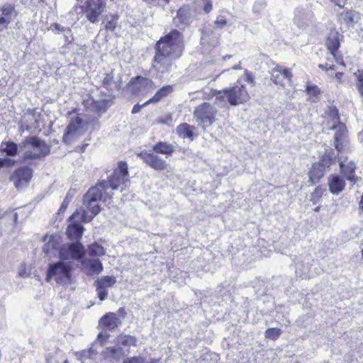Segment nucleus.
Returning a JSON list of instances; mask_svg holds the SVG:
<instances>
[{
    "label": "nucleus",
    "mask_w": 363,
    "mask_h": 363,
    "mask_svg": "<svg viewBox=\"0 0 363 363\" xmlns=\"http://www.w3.org/2000/svg\"><path fill=\"white\" fill-rule=\"evenodd\" d=\"M326 48L330 54H334L340 48L339 33L337 31H331L325 43Z\"/></svg>",
    "instance_id": "nucleus-27"
},
{
    "label": "nucleus",
    "mask_w": 363,
    "mask_h": 363,
    "mask_svg": "<svg viewBox=\"0 0 363 363\" xmlns=\"http://www.w3.org/2000/svg\"><path fill=\"white\" fill-rule=\"evenodd\" d=\"M32 174L33 171L28 167H22L17 169L11 177V180L13 181L16 189L21 190L26 187L32 177Z\"/></svg>",
    "instance_id": "nucleus-12"
},
{
    "label": "nucleus",
    "mask_w": 363,
    "mask_h": 363,
    "mask_svg": "<svg viewBox=\"0 0 363 363\" xmlns=\"http://www.w3.org/2000/svg\"><path fill=\"white\" fill-rule=\"evenodd\" d=\"M331 1L340 8H342L346 4L347 0H331Z\"/></svg>",
    "instance_id": "nucleus-58"
},
{
    "label": "nucleus",
    "mask_w": 363,
    "mask_h": 363,
    "mask_svg": "<svg viewBox=\"0 0 363 363\" xmlns=\"http://www.w3.org/2000/svg\"><path fill=\"white\" fill-rule=\"evenodd\" d=\"M281 334V329L277 328H268L264 333L265 337L272 340H277L280 337Z\"/></svg>",
    "instance_id": "nucleus-40"
},
{
    "label": "nucleus",
    "mask_w": 363,
    "mask_h": 363,
    "mask_svg": "<svg viewBox=\"0 0 363 363\" xmlns=\"http://www.w3.org/2000/svg\"><path fill=\"white\" fill-rule=\"evenodd\" d=\"M331 55L333 56V57L335 58L337 63H338L342 66H345L342 56L341 55H339L337 53V51L335 52L334 54H331Z\"/></svg>",
    "instance_id": "nucleus-52"
},
{
    "label": "nucleus",
    "mask_w": 363,
    "mask_h": 363,
    "mask_svg": "<svg viewBox=\"0 0 363 363\" xmlns=\"http://www.w3.org/2000/svg\"><path fill=\"white\" fill-rule=\"evenodd\" d=\"M206 3L203 6L204 11L208 13L212 10V3L211 0H203Z\"/></svg>",
    "instance_id": "nucleus-54"
},
{
    "label": "nucleus",
    "mask_w": 363,
    "mask_h": 363,
    "mask_svg": "<svg viewBox=\"0 0 363 363\" xmlns=\"http://www.w3.org/2000/svg\"><path fill=\"white\" fill-rule=\"evenodd\" d=\"M328 186L330 191L334 195H338L345 186V182L340 175L332 174L328 178Z\"/></svg>",
    "instance_id": "nucleus-20"
},
{
    "label": "nucleus",
    "mask_w": 363,
    "mask_h": 363,
    "mask_svg": "<svg viewBox=\"0 0 363 363\" xmlns=\"http://www.w3.org/2000/svg\"><path fill=\"white\" fill-rule=\"evenodd\" d=\"M184 48L182 33L176 29L161 38L155 45L152 67L162 74L171 70L173 61L179 58Z\"/></svg>",
    "instance_id": "nucleus-1"
},
{
    "label": "nucleus",
    "mask_w": 363,
    "mask_h": 363,
    "mask_svg": "<svg viewBox=\"0 0 363 363\" xmlns=\"http://www.w3.org/2000/svg\"><path fill=\"white\" fill-rule=\"evenodd\" d=\"M83 208L80 215L82 221L84 223L90 222L101 211L99 201H94V200L86 201L84 196L83 199Z\"/></svg>",
    "instance_id": "nucleus-14"
},
{
    "label": "nucleus",
    "mask_w": 363,
    "mask_h": 363,
    "mask_svg": "<svg viewBox=\"0 0 363 363\" xmlns=\"http://www.w3.org/2000/svg\"><path fill=\"white\" fill-rule=\"evenodd\" d=\"M214 24L216 27L223 28L227 24V21L224 17L219 16L215 21Z\"/></svg>",
    "instance_id": "nucleus-49"
},
{
    "label": "nucleus",
    "mask_w": 363,
    "mask_h": 363,
    "mask_svg": "<svg viewBox=\"0 0 363 363\" xmlns=\"http://www.w3.org/2000/svg\"><path fill=\"white\" fill-rule=\"evenodd\" d=\"M53 247V244H52L50 242H49L48 244H45L43 247V251L48 254L49 252L50 247Z\"/></svg>",
    "instance_id": "nucleus-59"
},
{
    "label": "nucleus",
    "mask_w": 363,
    "mask_h": 363,
    "mask_svg": "<svg viewBox=\"0 0 363 363\" xmlns=\"http://www.w3.org/2000/svg\"><path fill=\"white\" fill-rule=\"evenodd\" d=\"M23 150V157L25 160H36L45 157L50 152V147L43 140L34 136L27 137L19 145Z\"/></svg>",
    "instance_id": "nucleus-3"
},
{
    "label": "nucleus",
    "mask_w": 363,
    "mask_h": 363,
    "mask_svg": "<svg viewBox=\"0 0 363 363\" xmlns=\"http://www.w3.org/2000/svg\"><path fill=\"white\" fill-rule=\"evenodd\" d=\"M217 109L210 103L204 102L199 105L194 111V116L199 123L205 128L211 125L216 121Z\"/></svg>",
    "instance_id": "nucleus-6"
},
{
    "label": "nucleus",
    "mask_w": 363,
    "mask_h": 363,
    "mask_svg": "<svg viewBox=\"0 0 363 363\" xmlns=\"http://www.w3.org/2000/svg\"><path fill=\"white\" fill-rule=\"evenodd\" d=\"M145 358L140 356L132 357L124 359L123 363H145Z\"/></svg>",
    "instance_id": "nucleus-47"
},
{
    "label": "nucleus",
    "mask_w": 363,
    "mask_h": 363,
    "mask_svg": "<svg viewBox=\"0 0 363 363\" xmlns=\"http://www.w3.org/2000/svg\"><path fill=\"white\" fill-rule=\"evenodd\" d=\"M173 91L172 85H166L160 89L155 95L144 103V105H147L150 103H158L163 98L169 96Z\"/></svg>",
    "instance_id": "nucleus-26"
},
{
    "label": "nucleus",
    "mask_w": 363,
    "mask_h": 363,
    "mask_svg": "<svg viewBox=\"0 0 363 363\" xmlns=\"http://www.w3.org/2000/svg\"><path fill=\"white\" fill-rule=\"evenodd\" d=\"M130 183L128 164L125 162H120L111 175L108 177V181L103 180L99 182V185L104 189L110 188L112 190L123 191L130 185Z\"/></svg>",
    "instance_id": "nucleus-4"
},
{
    "label": "nucleus",
    "mask_w": 363,
    "mask_h": 363,
    "mask_svg": "<svg viewBox=\"0 0 363 363\" xmlns=\"http://www.w3.org/2000/svg\"><path fill=\"white\" fill-rule=\"evenodd\" d=\"M291 77L292 74L289 69L282 68L279 65L274 67L271 71V79L277 85L284 86V81L287 80L290 82Z\"/></svg>",
    "instance_id": "nucleus-18"
},
{
    "label": "nucleus",
    "mask_w": 363,
    "mask_h": 363,
    "mask_svg": "<svg viewBox=\"0 0 363 363\" xmlns=\"http://www.w3.org/2000/svg\"><path fill=\"white\" fill-rule=\"evenodd\" d=\"M10 161L9 159H1L0 158V168L3 167L4 165H6V163H8Z\"/></svg>",
    "instance_id": "nucleus-61"
},
{
    "label": "nucleus",
    "mask_w": 363,
    "mask_h": 363,
    "mask_svg": "<svg viewBox=\"0 0 363 363\" xmlns=\"http://www.w3.org/2000/svg\"><path fill=\"white\" fill-rule=\"evenodd\" d=\"M63 35H64V37H65V41L66 42H71L72 40V30L71 29L69 28V33L66 32V31H63Z\"/></svg>",
    "instance_id": "nucleus-57"
},
{
    "label": "nucleus",
    "mask_w": 363,
    "mask_h": 363,
    "mask_svg": "<svg viewBox=\"0 0 363 363\" xmlns=\"http://www.w3.org/2000/svg\"><path fill=\"white\" fill-rule=\"evenodd\" d=\"M147 105H144V104H143L142 105H140V104H136L135 105L133 108H132V111H131V113L133 114H135V113H139L140 111H141V108L143 107H145Z\"/></svg>",
    "instance_id": "nucleus-56"
},
{
    "label": "nucleus",
    "mask_w": 363,
    "mask_h": 363,
    "mask_svg": "<svg viewBox=\"0 0 363 363\" xmlns=\"http://www.w3.org/2000/svg\"><path fill=\"white\" fill-rule=\"evenodd\" d=\"M71 271L72 266L70 264L62 260L50 263L47 271L46 281H50L53 279L57 284L68 285L71 282Z\"/></svg>",
    "instance_id": "nucleus-5"
},
{
    "label": "nucleus",
    "mask_w": 363,
    "mask_h": 363,
    "mask_svg": "<svg viewBox=\"0 0 363 363\" xmlns=\"http://www.w3.org/2000/svg\"><path fill=\"white\" fill-rule=\"evenodd\" d=\"M68 205H69V203L67 202V201L63 200V201L60 206V208L58 210V214L63 213L67 210Z\"/></svg>",
    "instance_id": "nucleus-55"
},
{
    "label": "nucleus",
    "mask_w": 363,
    "mask_h": 363,
    "mask_svg": "<svg viewBox=\"0 0 363 363\" xmlns=\"http://www.w3.org/2000/svg\"><path fill=\"white\" fill-rule=\"evenodd\" d=\"M113 78L114 74L113 72L106 73L102 80V86L107 89H111V86L113 83Z\"/></svg>",
    "instance_id": "nucleus-43"
},
{
    "label": "nucleus",
    "mask_w": 363,
    "mask_h": 363,
    "mask_svg": "<svg viewBox=\"0 0 363 363\" xmlns=\"http://www.w3.org/2000/svg\"><path fill=\"white\" fill-rule=\"evenodd\" d=\"M340 18L347 27H354V25L360 20V14L354 11H348L341 13Z\"/></svg>",
    "instance_id": "nucleus-29"
},
{
    "label": "nucleus",
    "mask_w": 363,
    "mask_h": 363,
    "mask_svg": "<svg viewBox=\"0 0 363 363\" xmlns=\"http://www.w3.org/2000/svg\"><path fill=\"white\" fill-rule=\"evenodd\" d=\"M116 283V279L113 276H104L94 281V286L100 301H104L107 298V288L113 286Z\"/></svg>",
    "instance_id": "nucleus-15"
},
{
    "label": "nucleus",
    "mask_w": 363,
    "mask_h": 363,
    "mask_svg": "<svg viewBox=\"0 0 363 363\" xmlns=\"http://www.w3.org/2000/svg\"><path fill=\"white\" fill-rule=\"evenodd\" d=\"M84 247L79 242L76 243L65 244L59 251L60 260L75 259L79 260L84 255Z\"/></svg>",
    "instance_id": "nucleus-8"
},
{
    "label": "nucleus",
    "mask_w": 363,
    "mask_h": 363,
    "mask_svg": "<svg viewBox=\"0 0 363 363\" xmlns=\"http://www.w3.org/2000/svg\"><path fill=\"white\" fill-rule=\"evenodd\" d=\"M331 130H335L334 146L337 152H340L348 145V132L346 125L343 123L333 125Z\"/></svg>",
    "instance_id": "nucleus-10"
},
{
    "label": "nucleus",
    "mask_w": 363,
    "mask_h": 363,
    "mask_svg": "<svg viewBox=\"0 0 363 363\" xmlns=\"http://www.w3.org/2000/svg\"><path fill=\"white\" fill-rule=\"evenodd\" d=\"M1 147L9 156L13 157L17 154L18 146L14 142L2 143Z\"/></svg>",
    "instance_id": "nucleus-37"
},
{
    "label": "nucleus",
    "mask_w": 363,
    "mask_h": 363,
    "mask_svg": "<svg viewBox=\"0 0 363 363\" xmlns=\"http://www.w3.org/2000/svg\"><path fill=\"white\" fill-rule=\"evenodd\" d=\"M326 169L318 162L313 164L309 172V182L312 184L318 182L325 173Z\"/></svg>",
    "instance_id": "nucleus-23"
},
{
    "label": "nucleus",
    "mask_w": 363,
    "mask_h": 363,
    "mask_svg": "<svg viewBox=\"0 0 363 363\" xmlns=\"http://www.w3.org/2000/svg\"><path fill=\"white\" fill-rule=\"evenodd\" d=\"M243 79L250 84L252 86L255 84V77L252 72H248L247 69L245 70V73L243 75Z\"/></svg>",
    "instance_id": "nucleus-46"
},
{
    "label": "nucleus",
    "mask_w": 363,
    "mask_h": 363,
    "mask_svg": "<svg viewBox=\"0 0 363 363\" xmlns=\"http://www.w3.org/2000/svg\"><path fill=\"white\" fill-rule=\"evenodd\" d=\"M0 13L6 17L10 22L16 16L17 13L14 7L10 4H6L0 9Z\"/></svg>",
    "instance_id": "nucleus-38"
},
{
    "label": "nucleus",
    "mask_w": 363,
    "mask_h": 363,
    "mask_svg": "<svg viewBox=\"0 0 363 363\" xmlns=\"http://www.w3.org/2000/svg\"><path fill=\"white\" fill-rule=\"evenodd\" d=\"M338 154L339 152H337V150L335 151L333 149L325 150L324 154L318 162L321 164L326 169H328L333 164L335 163Z\"/></svg>",
    "instance_id": "nucleus-24"
},
{
    "label": "nucleus",
    "mask_w": 363,
    "mask_h": 363,
    "mask_svg": "<svg viewBox=\"0 0 363 363\" xmlns=\"http://www.w3.org/2000/svg\"><path fill=\"white\" fill-rule=\"evenodd\" d=\"M88 254L93 257H100L105 254V250L101 245L94 242L89 246Z\"/></svg>",
    "instance_id": "nucleus-39"
},
{
    "label": "nucleus",
    "mask_w": 363,
    "mask_h": 363,
    "mask_svg": "<svg viewBox=\"0 0 363 363\" xmlns=\"http://www.w3.org/2000/svg\"><path fill=\"white\" fill-rule=\"evenodd\" d=\"M84 121L79 116L71 119L63 135L65 143L69 144L83 134L86 129Z\"/></svg>",
    "instance_id": "nucleus-7"
},
{
    "label": "nucleus",
    "mask_w": 363,
    "mask_h": 363,
    "mask_svg": "<svg viewBox=\"0 0 363 363\" xmlns=\"http://www.w3.org/2000/svg\"><path fill=\"white\" fill-rule=\"evenodd\" d=\"M105 6V0H88L84 11L86 18L92 23L98 22Z\"/></svg>",
    "instance_id": "nucleus-9"
},
{
    "label": "nucleus",
    "mask_w": 363,
    "mask_h": 363,
    "mask_svg": "<svg viewBox=\"0 0 363 363\" xmlns=\"http://www.w3.org/2000/svg\"><path fill=\"white\" fill-rule=\"evenodd\" d=\"M10 23V21L4 17L1 13H0V31L3 30L6 28L7 25Z\"/></svg>",
    "instance_id": "nucleus-50"
},
{
    "label": "nucleus",
    "mask_w": 363,
    "mask_h": 363,
    "mask_svg": "<svg viewBox=\"0 0 363 363\" xmlns=\"http://www.w3.org/2000/svg\"><path fill=\"white\" fill-rule=\"evenodd\" d=\"M86 266L89 270V274H99L103 269V265L99 259H91L87 262Z\"/></svg>",
    "instance_id": "nucleus-35"
},
{
    "label": "nucleus",
    "mask_w": 363,
    "mask_h": 363,
    "mask_svg": "<svg viewBox=\"0 0 363 363\" xmlns=\"http://www.w3.org/2000/svg\"><path fill=\"white\" fill-rule=\"evenodd\" d=\"M194 126L191 125L186 123H183L177 126V133L178 135L182 138H188L191 140H193L194 138L197 136V135L194 134Z\"/></svg>",
    "instance_id": "nucleus-25"
},
{
    "label": "nucleus",
    "mask_w": 363,
    "mask_h": 363,
    "mask_svg": "<svg viewBox=\"0 0 363 363\" xmlns=\"http://www.w3.org/2000/svg\"><path fill=\"white\" fill-rule=\"evenodd\" d=\"M309 13L303 9H297L294 18V23L300 28H304L308 21Z\"/></svg>",
    "instance_id": "nucleus-28"
},
{
    "label": "nucleus",
    "mask_w": 363,
    "mask_h": 363,
    "mask_svg": "<svg viewBox=\"0 0 363 363\" xmlns=\"http://www.w3.org/2000/svg\"><path fill=\"white\" fill-rule=\"evenodd\" d=\"M109 337V335H104V334L102 333H99L98 336H97V339L98 340H107Z\"/></svg>",
    "instance_id": "nucleus-60"
},
{
    "label": "nucleus",
    "mask_w": 363,
    "mask_h": 363,
    "mask_svg": "<svg viewBox=\"0 0 363 363\" xmlns=\"http://www.w3.org/2000/svg\"><path fill=\"white\" fill-rule=\"evenodd\" d=\"M154 83L151 79L141 76L132 78L129 83L130 86H133V87L138 91H140V88L142 87H150Z\"/></svg>",
    "instance_id": "nucleus-30"
},
{
    "label": "nucleus",
    "mask_w": 363,
    "mask_h": 363,
    "mask_svg": "<svg viewBox=\"0 0 363 363\" xmlns=\"http://www.w3.org/2000/svg\"><path fill=\"white\" fill-rule=\"evenodd\" d=\"M102 189L105 190L103 187L100 186L99 182L96 186L90 188L87 193L84 196L85 197V201H100L102 198Z\"/></svg>",
    "instance_id": "nucleus-31"
},
{
    "label": "nucleus",
    "mask_w": 363,
    "mask_h": 363,
    "mask_svg": "<svg viewBox=\"0 0 363 363\" xmlns=\"http://www.w3.org/2000/svg\"><path fill=\"white\" fill-rule=\"evenodd\" d=\"M72 196H73L72 194H71V193L69 191L67 194L66 197L64 199V201H67V202L69 203L72 199Z\"/></svg>",
    "instance_id": "nucleus-63"
},
{
    "label": "nucleus",
    "mask_w": 363,
    "mask_h": 363,
    "mask_svg": "<svg viewBox=\"0 0 363 363\" xmlns=\"http://www.w3.org/2000/svg\"><path fill=\"white\" fill-rule=\"evenodd\" d=\"M125 355V353L124 350L118 345L113 347H107L102 352L103 357L111 362L118 361Z\"/></svg>",
    "instance_id": "nucleus-22"
},
{
    "label": "nucleus",
    "mask_w": 363,
    "mask_h": 363,
    "mask_svg": "<svg viewBox=\"0 0 363 363\" xmlns=\"http://www.w3.org/2000/svg\"><path fill=\"white\" fill-rule=\"evenodd\" d=\"M326 114L333 120V125H337L340 121V116L338 110L335 106H329L328 110L326 111Z\"/></svg>",
    "instance_id": "nucleus-42"
},
{
    "label": "nucleus",
    "mask_w": 363,
    "mask_h": 363,
    "mask_svg": "<svg viewBox=\"0 0 363 363\" xmlns=\"http://www.w3.org/2000/svg\"><path fill=\"white\" fill-rule=\"evenodd\" d=\"M339 165L342 174L347 180L354 184L357 182L361 180V178L355 175L356 164L353 161L346 163L342 158L339 159Z\"/></svg>",
    "instance_id": "nucleus-17"
},
{
    "label": "nucleus",
    "mask_w": 363,
    "mask_h": 363,
    "mask_svg": "<svg viewBox=\"0 0 363 363\" xmlns=\"http://www.w3.org/2000/svg\"><path fill=\"white\" fill-rule=\"evenodd\" d=\"M354 76L357 77L355 84L356 89H357L360 96L363 98V73L360 70L354 72Z\"/></svg>",
    "instance_id": "nucleus-41"
},
{
    "label": "nucleus",
    "mask_w": 363,
    "mask_h": 363,
    "mask_svg": "<svg viewBox=\"0 0 363 363\" xmlns=\"http://www.w3.org/2000/svg\"><path fill=\"white\" fill-rule=\"evenodd\" d=\"M98 355L97 349L94 346H91L88 350H82L77 354V356L82 363H85L87 359H96Z\"/></svg>",
    "instance_id": "nucleus-33"
},
{
    "label": "nucleus",
    "mask_w": 363,
    "mask_h": 363,
    "mask_svg": "<svg viewBox=\"0 0 363 363\" xmlns=\"http://www.w3.org/2000/svg\"><path fill=\"white\" fill-rule=\"evenodd\" d=\"M78 218L82 220L79 211L74 212L69 218L70 223L67 226L66 233L70 240H79L84 230L83 225L77 220Z\"/></svg>",
    "instance_id": "nucleus-11"
},
{
    "label": "nucleus",
    "mask_w": 363,
    "mask_h": 363,
    "mask_svg": "<svg viewBox=\"0 0 363 363\" xmlns=\"http://www.w3.org/2000/svg\"><path fill=\"white\" fill-rule=\"evenodd\" d=\"M117 20H118L117 17L112 16L111 19L107 21V22L105 25L106 29L111 30V31L114 30V29L116 27Z\"/></svg>",
    "instance_id": "nucleus-45"
},
{
    "label": "nucleus",
    "mask_w": 363,
    "mask_h": 363,
    "mask_svg": "<svg viewBox=\"0 0 363 363\" xmlns=\"http://www.w3.org/2000/svg\"><path fill=\"white\" fill-rule=\"evenodd\" d=\"M318 67L320 68L322 70H324L326 72L333 71L335 69V65H333L328 66V64H325V65L319 64Z\"/></svg>",
    "instance_id": "nucleus-53"
},
{
    "label": "nucleus",
    "mask_w": 363,
    "mask_h": 363,
    "mask_svg": "<svg viewBox=\"0 0 363 363\" xmlns=\"http://www.w3.org/2000/svg\"><path fill=\"white\" fill-rule=\"evenodd\" d=\"M72 196H73L72 194H71V193L69 191L67 194L66 197L64 199V201H67V202L69 203L72 199Z\"/></svg>",
    "instance_id": "nucleus-62"
},
{
    "label": "nucleus",
    "mask_w": 363,
    "mask_h": 363,
    "mask_svg": "<svg viewBox=\"0 0 363 363\" xmlns=\"http://www.w3.org/2000/svg\"><path fill=\"white\" fill-rule=\"evenodd\" d=\"M152 150L156 154L169 155L174 151V147L172 144L159 142L152 147Z\"/></svg>",
    "instance_id": "nucleus-32"
},
{
    "label": "nucleus",
    "mask_w": 363,
    "mask_h": 363,
    "mask_svg": "<svg viewBox=\"0 0 363 363\" xmlns=\"http://www.w3.org/2000/svg\"><path fill=\"white\" fill-rule=\"evenodd\" d=\"M138 156L140 157L147 165L155 170L161 171L167 169V164L166 161L157 154L143 151L138 154Z\"/></svg>",
    "instance_id": "nucleus-13"
},
{
    "label": "nucleus",
    "mask_w": 363,
    "mask_h": 363,
    "mask_svg": "<svg viewBox=\"0 0 363 363\" xmlns=\"http://www.w3.org/2000/svg\"><path fill=\"white\" fill-rule=\"evenodd\" d=\"M50 29L53 31L63 33V31H66L69 33V28L62 26L60 24L54 23L51 25Z\"/></svg>",
    "instance_id": "nucleus-48"
},
{
    "label": "nucleus",
    "mask_w": 363,
    "mask_h": 363,
    "mask_svg": "<svg viewBox=\"0 0 363 363\" xmlns=\"http://www.w3.org/2000/svg\"><path fill=\"white\" fill-rule=\"evenodd\" d=\"M116 344L125 347L136 346L137 338L133 335L121 334L116 339Z\"/></svg>",
    "instance_id": "nucleus-34"
},
{
    "label": "nucleus",
    "mask_w": 363,
    "mask_h": 363,
    "mask_svg": "<svg viewBox=\"0 0 363 363\" xmlns=\"http://www.w3.org/2000/svg\"><path fill=\"white\" fill-rule=\"evenodd\" d=\"M359 205V208L363 212V193H362V195L361 196V199H360Z\"/></svg>",
    "instance_id": "nucleus-64"
},
{
    "label": "nucleus",
    "mask_w": 363,
    "mask_h": 363,
    "mask_svg": "<svg viewBox=\"0 0 363 363\" xmlns=\"http://www.w3.org/2000/svg\"><path fill=\"white\" fill-rule=\"evenodd\" d=\"M211 94L215 98L216 104L220 107L226 106L227 102L230 106H237L248 101L250 95L245 86L239 81L231 87L222 90H212Z\"/></svg>",
    "instance_id": "nucleus-2"
},
{
    "label": "nucleus",
    "mask_w": 363,
    "mask_h": 363,
    "mask_svg": "<svg viewBox=\"0 0 363 363\" xmlns=\"http://www.w3.org/2000/svg\"><path fill=\"white\" fill-rule=\"evenodd\" d=\"M328 74L329 77H333L337 82V84H340L342 83V78L343 76L342 72H337L334 74V76L330 73H328Z\"/></svg>",
    "instance_id": "nucleus-51"
},
{
    "label": "nucleus",
    "mask_w": 363,
    "mask_h": 363,
    "mask_svg": "<svg viewBox=\"0 0 363 363\" xmlns=\"http://www.w3.org/2000/svg\"><path fill=\"white\" fill-rule=\"evenodd\" d=\"M85 108L90 112L97 114L98 117L104 113L108 106L109 101L106 99L96 100L93 98H89L84 101Z\"/></svg>",
    "instance_id": "nucleus-16"
},
{
    "label": "nucleus",
    "mask_w": 363,
    "mask_h": 363,
    "mask_svg": "<svg viewBox=\"0 0 363 363\" xmlns=\"http://www.w3.org/2000/svg\"><path fill=\"white\" fill-rule=\"evenodd\" d=\"M47 363H67L65 353L57 350L52 354L47 357Z\"/></svg>",
    "instance_id": "nucleus-36"
},
{
    "label": "nucleus",
    "mask_w": 363,
    "mask_h": 363,
    "mask_svg": "<svg viewBox=\"0 0 363 363\" xmlns=\"http://www.w3.org/2000/svg\"><path fill=\"white\" fill-rule=\"evenodd\" d=\"M195 11L190 5H184L181 7L174 18L175 23H179L183 26H186L191 22Z\"/></svg>",
    "instance_id": "nucleus-19"
},
{
    "label": "nucleus",
    "mask_w": 363,
    "mask_h": 363,
    "mask_svg": "<svg viewBox=\"0 0 363 363\" xmlns=\"http://www.w3.org/2000/svg\"><path fill=\"white\" fill-rule=\"evenodd\" d=\"M323 191V189L320 186L316 187L311 194V201L315 204L318 203L320 198L322 196Z\"/></svg>",
    "instance_id": "nucleus-44"
},
{
    "label": "nucleus",
    "mask_w": 363,
    "mask_h": 363,
    "mask_svg": "<svg viewBox=\"0 0 363 363\" xmlns=\"http://www.w3.org/2000/svg\"><path fill=\"white\" fill-rule=\"evenodd\" d=\"M121 320L114 313H108L99 320V324L110 331L114 330L120 324Z\"/></svg>",
    "instance_id": "nucleus-21"
}]
</instances>
